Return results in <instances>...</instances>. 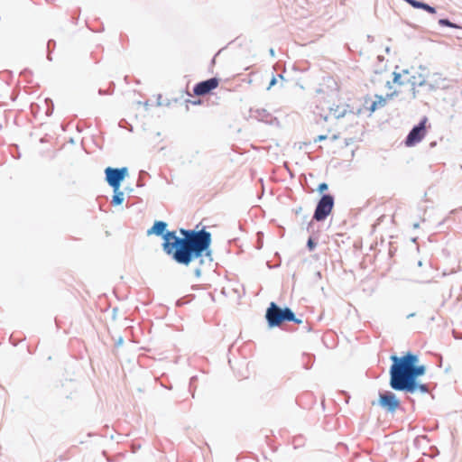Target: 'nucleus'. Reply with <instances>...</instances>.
Segmentation results:
<instances>
[{
    "mask_svg": "<svg viewBox=\"0 0 462 462\" xmlns=\"http://www.w3.org/2000/svg\"><path fill=\"white\" fill-rule=\"evenodd\" d=\"M114 195L112 197L111 204L113 206H120L123 204L125 199L124 192L118 189H113Z\"/></svg>",
    "mask_w": 462,
    "mask_h": 462,
    "instance_id": "15",
    "label": "nucleus"
},
{
    "mask_svg": "<svg viewBox=\"0 0 462 462\" xmlns=\"http://www.w3.org/2000/svg\"><path fill=\"white\" fill-rule=\"evenodd\" d=\"M143 185V184L142 183V181H141V180H138V182H137V186H138V187H142Z\"/></svg>",
    "mask_w": 462,
    "mask_h": 462,
    "instance_id": "37",
    "label": "nucleus"
},
{
    "mask_svg": "<svg viewBox=\"0 0 462 462\" xmlns=\"http://www.w3.org/2000/svg\"><path fill=\"white\" fill-rule=\"evenodd\" d=\"M415 9H422L429 14H436V8L429 4L419 0H403Z\"/></svg>",
    "mask_w": 462,
    "mask_h": 462,
    "instance_id": "12",
    "label": "nucleus"
},
{
    "mask_svg": "<svg viewBox=\"0 0 462 462\" xmlns=\"http://www.w3.org/2000/svg\"><path fill=\"white\" fill-rule=\"evenodd\" d=\"M419 69H420V70H425V69H426V67H425V66H423V65H420V66H419Z\"/></svg>",
    "mask_w": 462,
    "mask_h": 462,
    "instance_id": "35",
    "label": "nucleus"
},
{
    "mask_svg": "<svg viewBox=\"0 0 462 462\" xmlns=\"http://www.w3.org/2000/svg\"><path fill=\"white\" fill-rule=\"evenodd\" d=\"M200 103H201V101H200V100H197V101H193V102H192V104H193V105H199V104H200Z\"/></svg>",
    "mask_w": 462,
    "mask_h": 462,
    "instance_id": "36",
    "label": "nucleus"
},
{
    "mask_svg": "<svg viewBox=\"0 0 462 462\" xmlns=\"http://www.w3.org/2000/svg\"><path fill=\"white\" fill-rule=\"evenodd\" d=\"M328 138V136L326 134H320L319 136H317L315 139H314V142L317 143V142H321V141H324Z\"/></svg>",
    "mask_w": 462,
    "mask_h": 462,
    "instance_id": "26",
    "label": "nucleus"
},
{
    "mask_svg": "<svg viewBox=\"0 0 462 462\" xmlns=\"http://www.w3.org/2000/svg\"><path fill=\"white\" fill-rule=\"evenodd\" d=\"M306 246L310 252L313 251L316 248L317 242L313 239L312 236L309 237Z\"/></svg>",
    "mask_w": 462,
    "mask_h": 462,
    "instance_id": "21",
    "label": "nucleus"
},
{
    "mask_svg": "<svg viewBox=\"0 0 462 462\" xmlns=\"http://www.w3.org/2000/svg\"><path fill=\"white\" fill-rule=\"evenodd\" d=\"M264 317L269 328L281 327L284 322H293L295 324L302 323V319L297 318L291 308H282L274 301L269 304Z\"/></svg>",
    "mask_w": 462,
    "mask_h": 462,
    "instance_id": "3",
    "label": "nucleus"
},
{
    "mask_svg": "<svg viewBox=\"0 0 462 462\" xmlns=\"http://www.w3.org/2000/svg\"><path fill=\"white\" fill-rule=\"evenodd\" d=\"M269 53L272 57H274L275 55L274 50L273 48L270 49Z\"/></svg>",
    "mask_w": 462,
    "mask_h": 462,
    "instance_id": "31",
    "label": "nucleus"
},
{
    "mask_svg": "<svg viewBox=\"0 0 462 462\" xmlns=\"http://www.w3.org/2000/svg\"><path fill=\"white\" fill-rule=\"evenodd\" d=\"M425 86H427V87H428L429 90H431V91H432V90H435V89H436V87H435L433 84H431V83H428L427 81H426V85H425Z\"/></svg>",
    "mask_w": 462,
    "mask_h": 462,
    "instance_id": "28",
    "label": "nucleus"
},
{
    "mask_svg": "<svg viewBox=\"0 0 462 462\" xmlns=\"http://www.w3.org/2000/svg\"><path fill=\"white\" fill-rule=\"evenodd\" d=\"M168 224L162 220H155L153 225L147 230V236L154 235L161 237L163 242L162 244L163 252L169 255L171 251V237H173V232L167 229Z\"/></svg>",
    "mask_w": 462,
    "mask_h": 462,
    "instance_id": "4",
    "label": "nucleus"
},
{
    "mask_svg": "<svg viewBox=\"0 0 462 462\" xmlns=\"http://www.w3.org/2000/svg\"><path fill=\"white\" fill-rule=\"evenodd\" d=\"M427 117H423L419 124L415 125L407 134L404 143L408 147L414 146L420 143L426 134Z\"/></svg>",
    "mask_w": 462,
    "mask_h": 462,
    "instance_id": "8",
    "label": "nucleus"
},
{
    "mask_svg": "<svg viewBox=\"0 0 462 462\" xmlns=\"http://www.w3.org/2000/svg\"><path fill=\"white\" fill-rule=\"evenodd\" d=\"M51 113H52V109H51V110L48 109V110L46 111V114H47V115H51Z\"/></svg>",
    "mask_w": 462,
    "mask_h": 462,
    "instance_id": "40",
    "label": "nucleus"
},
{
    "mask_svg": "<svg viewBox=\"0 0 462 462\" xmlns=\"http://www.w3.org/2000/svg\"><path fill=\"white\" fill-rule=\"evenodd\" d=\"M413 227H414V228L419 227V224H418V223L413 224Z\"/></svg>",
    "mask_w": 462,
    "mask_h": 462,
    "instance_id": "44",
    "label": "nucleus"
},
{
    "mask_svg": "<svg viewBox=\"0 0 462 462\" xmlns=\"http://www.w3.org/2000/svg\"><path fill=\"white\" fill-rule=\"evenodd\" d=\"M128 176V168H113L106 167L105 169V180L112 189H120L121 183Z\"/></svg>",
    "mask_w": 462,
    "mask_h": 462,
    "instance_id": "6",
    "label": "nucleus"
},
{
    "mask_svg": "<svg viewBox=\"0 0 462 462\" xmlns=\"http://www.w3.org/2000/svg\"><path fill=\"white\" fill-rule=\"evenodd\" d=\"M390 359L392 365L389 369V385L393 390L399 392L411 380L415 354L408 351L401 356L392 355Z\"/></svg>",
    "mask_w": 462,
    "mask_h": 462,
    "instance_id": "2",
    "label": "nucleus"
},
{
    "mask_svg": "<svg viewBox=\"0 0 462 462\" xmlns=\"http://www.w3.org/2000/svg\"><path fill=\"white\" fill-rule=\"evenodd\" d=\"M420 79L415 76V82H419Z\"/></svg>",
    "mask_w": 462,
    "mask_h": 462,
    "instance_id": "47",
    "label": "nucleus"
},
{
    "mask_svg": "<svg viewBox=\"0 0 462 462\" xmlns=\"http://www.w3.org/2000/svg\"><path fill=\"white\" fill-rule=\"evenodd\" d=\"M329 109H330V112L333 114V116L337 119L344 117L346 114V109L344 108V109L340 110L338 106H337L336 107H330Z\"/></svg>",
    "mask_w": 462,
    "mask_h": 462,
    "instance_id": "18",
    "label": "nucleus"
},
{
    "mask_svg": "<svg viewBox=\"0 0 462 462\" xmlns=\"http://www.w3.org/2000/svg\"><path fill=\"white\" fill-rule=\"evenodd\" d=\"M302 358H303V367L307 370L310 369L314 363V356H312L310 354H304Z\"/></svg>",
    "mask_w": 462,
    "mask_h": 462,
    "instance_id": "17",
    "label": "nucleus"
},
{
    "mask_svg": "<svg viewBox=\"0 0 462 462\" xmlns=\"http://www.w3.org/2000/svg\"><path fill=\"white\" fill-rule=\"evenodd\" d=\"M438 23L440 26H446V27L456 28V29L460 28V26L458 24L452 23L448 18H440Z\"/></svg>",
    "mask_w": 462,
    "mask_h": 462,
    "instance_id": "19",
    "label": "nucleus"
},
{
    "mask_svg": "<svg viewBox=\"0 0 462 462\" xmlns=\"http://www.w3.org/2000/svg\"><path fill=\"white\" fill-rule=\"evenodd\" d=\"M378 404L387 412L394 413L401 406V402L394 393L384 391L379 393Z\"/></svg>",
    "mask_w": 462,
    "mask_h": 462,
    "instance_id": "7",
    "label": "nucleus"
},
{
    "mask_svg": "<svg viewBox=\"0 0 462 462\" xmlns=\"http://www.w3.org/2000/svg\"><path fill=\"white\" fill-rule=\"evenodd\" d=\"M418 78L420 79L419 82H415V76H412L409 80L408 82L411 84V90H412V96L413 97H416V94H417V91H416V87H422L424 85H426V79H425V75H423L422 73H419L418 74Z\"/></svg>",
    "mask_w": 462,
    "mask_h": 462,
    "instance_id": "13",
    "label": "nucleus"
},
{
    "mask_svg": "<svg viewBox=\"0 0 462 462\" xmlns=\"http://www.w3.org/2000/svg\"><path fill=\"white\" fill-rule=\"evenodd\" d=\"M276 83H277L276 77L274 75H273V77L270 80L269 86L267 87V90H270L271 88L273 87Z\"/></svg>",
    "mask_w": 462,
    "mask_h": 462,
    "instance_id": "24",
    "label": "nucleus"
},
{
    "mask_svg": "<svg viewBox=\"0 0 462 462\" xmlns=\"http://www.w3.org/2000/svg\"><path fill=\"white\" fill-rule=\"evenodd\" d=\"M328 189V185L326 183V182H321L319 184L318 188H317V190L319 192V193H323L324 191H326L327 189Z\"/></svg>",
    "mask_w": 462,
    "mask_h": 462,
    "instance_id": "23",
    "label": "nucleus"
},
{
    "mask_svg": "<svg viewBox=\"0 0 462 462\" xmlns=\"http://www.w3.org/2000/svg\"><path fill=\"white\" fill-rule=\"evenodd\" d=\"M409 73V70L408 69H403L402 70V74H408Z\"/></svg>",
    "mask_w": 462,
    "mask_h": 462,
    "instance_id": "41",
    "label": "nucleus"
},
{
    "mask_svg": "<svg viewBox=\"0 0 462 462\" xmlns=\"http://www.w3.org/2000/svg\"><path fill=\"white\" fill-rule=\"evenodd\" d=\"M393 83L398 84V85H403L404 84V82L401 80L402 73L394 71L393 73Z\"/></svg>",
    "mask_w": 462,
    "mask_h": 462,
    "instance_id": "22",
    "label": "nucleus"
},
{
    "mask_svg": "<svg viewBox=\"0 0 462 462\" xmlns=\"http://www.w3.org/2000/svg\"><path fill=\"white\" fill-rule=\"evenodd\" d=\"M302 208L301 207H299L298 208L295 209V213L296 214H300V211H301Z\"/></svg>",
    "mask_w": 462,
    "mask_h": 462,
    "instance_id": "33",
    "label": "nucleus"
},
{
    "mask_svg": "<svg viewBox=\"0 0 462 462\" xmlns=\"http://www.w3.org/2000/svg\"><path fill=\"white\" fill-rule=\"evenodd\" d=\"M312 226H313V223H312V221H311V222H310V223H309V225H308V227H307L308 232H312V231H311Z\"/></svg>",
    "mask_w": 462,
    "mask_h": 462,
    "instance_id": "30",
    "label": "nucleus"
},
{
    "mask_svg": "<svg viewBox=\"0 0 462 462\" xmlns=\"http://www.w3.org/2000/svg\"><path fill=\"white\" fill-rule=\"evenodd\" d=\"M398 94L397 91H393V93H390V94H387L386 97L384 98L389 99V98H392L394 96H396Z\"/></svg>",
    "mask_w": 462,
    "mask_h": 462,
    "instance_id": "27",
    "label": "nucleus"
},
{
    "mask_svg": "<svg viewBox=\"0 0 462 462\" xmlns=\"http://www.w3.org/2000/svg\"><path fill=\"white\" fill-rule=\"evenodd\" d=\"M279 78H280L281 79H284V78H283V75H282V74H279Z\"/></svg>",
    "mask_w": 462,
    "mask_h": 462,
    "instance_id": "46",
    "label": "nucleus"
},
{
    "mask_svg": "<svg viewBox=\"0 0 462 462\" xmlns=\"http://www.w3.org/2000/svg\"><path fill=\"white\" fill-rule=\"evenodd\" d=\"M219 84V79L214 77L206 80H202L197 83L193 88L194 95L198 97H202L207 94H209L212 90L217 88Z\"/></svg>",
    "mask_w": 462,
    "mask_h": 462,
    "instance_id": "9",
    "label": "nucleus"
},
{
    "mask_svg": "<svg viewBox=\"0 0 462 462\" xmlns=\"http://www.w3.org/2000/svg\"><path fill=\"white\" fill-rule=\"evenodd\" d=\"M385 87H386L387 88H392V84H391V82H390V81H387V82H386V84H385Z\"/></svg>",
    "mask_w": 462,
    "mask_h": 462,
    "instance_id": "32",
    "label": "nucleus"
},
{
    "mask_svg": "<svg viewBox=\"0 0 462 462\" xmlns=\"http://www.w3.org/2000/svg\"><path fill=\"white\" fill-rule=\"evenodd\" d=\"M199 225L195 229L180 228L179 232L172 230L173 237H171V251L169 256L178 264L189 266L195 260L200 259V264L204 262L203 256L209 261L212 258V236L207 231L205 226L198 230Z\"/></svg>",
    "mask_w": 462,
    "mask_h": 462,
    "instance_id": "1",
    "label": "nucleus"
},
{
    "mask_svg": "<svg viewBox=\"0 0 462 462\" xmlns=\"http://www.w3.org/2000/svg\"><path fill=\"white\" fill-rule=\"evenodd\" d=\"M56 46V42L54 40H49L48 42H47V50H48V55H47V59L49 60H51V51L54 50Z\"/></svg>",
    "mask_w": 462,
    "mask_h": 462,
    "instance_id": "20",
    "label": "nucleus"
},
{
    "mask_svg": "<svg viewBox=\"0 0 462 462\" xmlns=\"http://www.w3.org/2000/svg\"><path fill=\"white\" fill-rule=\"evenodd\" d=\"M98 93H99L100 95H104V94H105V91H103V90L100 88V89L98 90Z\"/></svg>",
    "mask_w": 462,
    "mask_h": 462,
    "instance_id": "39",
    "label": "nucleus"
},
{
    "mask_svg": "<svg viewBox=\"0 0 462 462\" xmlns=\"http://www.w3.org/2000/svg\"><path fill=\"white\" fill-rule=\"evenodd\" d=\"M334 204L335 199L333 195L329 193L322 194L316 205L312 219L318 222L324 221L330 215Z\"/></svg>",
    "mask_w": 462,
    "mask_h": 462,
    "instance_id": "5",
    "label": "nucleus"
},
{
    "mask_svg": "<svg viewBox=\"0 0 462 462\" xmlns=\"http://www.w3.org/2000/svg\"><path fill=\"white\" fill-rule=\"evenodd\" d=\"M161 95L159 96V100H158V106H162V103L160 102V98H161Z\"/></svg>",
    "mask_w": 462,
    "mask_h": 462,
    "instance_id": "45",
    "label": "nucleus"
},
{
    "mask_svg": "<svg viewBox=\"0 0 462 462\" xmlns=\"http://www.w3.org/2000/svg\"><path fill=\"white\" fill-rule=\"evenodd\" d=\"M457 210H458V209H452V210L450 211V214H455Z\"/></svg>",
    "mask_w": 462,
    "mask_h": 462,
    "instance_id": "42",
    "label": "nucleus"
},
{
    "mask_svg": "<svg viewBox=\"0 0 462 462\" xmlns=\"http://www.w3.org/2000/svg\"><path fill=\"white\" fill-rule=\"evenodd\" d=\"M204 263V262L200 264H199V266L194 270V273L196 275V277H200L201 276V268L200 266Z\"/></svg>",
    "mask_w": 462,
    "mask_h": 462,
    "instance_id": "25",
    "label": "nucleus"
},
{
    "mask_svg": "<svg viewBox=\"0 0 462 462\" xmlns=\"http://www.w3.org/2000/svg\"><path fill=\"white\" fill-rule=\"evenodd\" d=\"M376 97L378 100L374 101L369 107L371 112H374L378 106H384L386 104V98H383L382 96H376Z\"/></svg>",
    "mask_w": 462,
    "mask_h": 462,
    "instance_id": "16",
    "label": "nucleus"
},
{
    "mask_svg": "<svg viewBox=\"0 0 462 462\" xmlns=\"http://www.w3.org/2000/svg\"><path fill=\"white\" fill-rule=\"evenodd\" d=\"M124 342V339L122 337H120L117 341L116 342V346H120Z\"/></svg>",
    "mask_w": 462,
    "mask_h": 462,
    "instance_id": "29",
    "label": "nucleus"
},
{
    "mask_svg": "<svg viewBox=\"0 0 462 462\" xmlns=\"http://www.w3.org/2000/svg\"><path fill=\"white\" fill-rule=\"evenodd\" d=\"M419 356L415 354V361L412 365V374L411 381H417L419 378L425 374L426 366L424 365H419Z\"/></svg>",
    "mask_w": 462,
    "mask_h": 462,
    "instance_id": "11",
    "label": "nucleus"
},
{
    "mask_svg": "<svg viewBox=\"0 0 462 462\" xmlns=\"http://www.w3.org/2000/svg\"><path fill=\"white\" fill-rule=\"evenodd\" d=\"M415 315H416V314H415L414 312L410 313L409 315H407V319L413 318V317H415Z\"/></svg>",
    "mask_w": 462,
    "mask_h": 462,
    "instance_id": "34",
    "label": "nucleus"
},
{
    "mask_svg": "<svg viewBox=\"0 0 462 462\" xmlns=\"http://www.w3.org/2000/svg\"><path fill=\"white\" fill-rule=\"evenodd\" d=\"M253 113H254V116L259 121L268 123L272 119V115L266 109H256Z\"/></svg>",
    "mask_w": 462,
    "mask_h": 462,
    "instance_id": "14",
    "label": "nucleus"
},
{
    "mask_svg": "<svg viewBox=\"0 0 462 462\" xmlns=\"http://www.w3.org/2000/svg\"><path fill=\"white\" fill-rule=\"evenodd\" d=\"M429 391H430L429 386L427 384L421 383L419 380H417V381H411L404 387H402L399 392H403L405 393L413 394L417 392H420L421 393H428Z\"/></svg>",
    "mask_w": 462,
    "mask_h": 462,
    "instance_id": "10",
    "label": "nucleus"
},
{
    "mask_svg": "<svg viewBox=\"0 0 462 462\" xmlns=\"http://www.w3.org/2000/svg\"><path fill=\"white\" fill-rule=\"evenodd\" d=\"M448 217L445 218L442 222H439V226L442 225L444 222L448 221Z\"/></svg>",
    "mask_w": 462,
    "mask_h": 462,
    "instance_id": "43",
    "label": "nucleus"
},
{
    "mask_svg": "<svg viewBox=\"0 0 462 462\" xmlns=\"http://www.w3.org/2000/svg\"><path fill=\"white\" fill-rule=\"evenodd\" d=\"M385 51H386V52H389V51H390V48H389V47H387V48L385 49Z\"/></svg>",
    "mask_w": 462,
    "mask_h": 462,
    "instance_id": "48",
    "label": "nucleus"
},
{
    "mask_svg": "<svg viewBox=\"0 0 462 462\" xmlns=\"http://www.w3.org/2000/svg\"><path fill=\"white\" fill-rule=\"evenodd\" d=\"M195 380H196V376H192V377L190 378V384H191V383H193V381H195Z\"/></svg>",
    "mask_w": 462,
    "mask_h": 462,
    "instance_id": "38",
    "label": "nucleus"
}]
</instances>
